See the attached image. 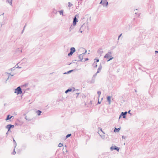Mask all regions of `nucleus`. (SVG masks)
I'll use <instances>...</instances> for the list:
<instances>
[{"label":"nucleus","instance_id":"1","mask_svg":"<svg viewBox=\"0 0 158 158\" xmlns=\"http://www.w3.org/2000/svg\"><path fill=\"white\" fill-rule=\"evenodd\" d=\"M15 93H16L17 95L23 93L22 89L20 87V86H19L17 88L15 89Z\"/></svg>","mask_w":158,"mask_h":158},{"label":"nucleus","instance_id":"2","mask_svg":"<svg viewBox=\"0 0 158 158\" xmlns=\"http://www.w3.org/2000/svg\"><path fill=\"white\" fill-rule=\"evenodd\" d=\"M79 16L78 15H76L73 19V26H75L77 24V23L78 22V18Z\"/></svg>","mask_w":158,"mask_h":158},{"label":"nucleus","instance_id":"3","mask_svg":"<svg viewBox=\"0 0 158 158\" xmlns=\"http://www.w3.org/2000/svg\"><path fill=\"white\" fill-rule=\"evenodd\" d=\"M112 52H107L104 56V58H109L111 57Z\"/></svg>","mask_w":158,"mask_h":158},{"label":"nucleus","instance_id":"4","mask_svg":"<svg viewBox=\"0 0 158 158\" xmlns=\"http://www.w3.org/2000/svg\"><path fill=\"white\" fill-rule=\"evenodd\" d=\"M140 22V20L138 19H135V18H134L133 23L134 26H135L136 24H139Z\"/></svg>","mask_w":158,"mask_h":158},{"label":"nucleus","instance_id":"5","mask_svg":"<svg viewBox=\"0 0 158 158\" xmlns=\"http://www.w3.org/2000/svg\"><path fill=\"white\" fill-rule=\"evenodd\" d=\"M127 113V111H125L124 112H122L119 116V119L122 116H123V118H126V115Z\"/></svg>","mask_w":158,"mask_h":158},{"label":"nucleus","instance_id":"6","mask_svg":"<svg viewBox=\"0 0 158 158\" xmlns=\"http://www.w3.org/2000/svg\"><path fill=\"white\" fill-rule=\"evenodd\" d=\"M110 150L111 151H113L114 150H116L118 151L119 150V148L116 147L115 146H112L110 148Z\"/></svg>","mask_w":158,"mask_h":158},{"label":"nucleus","instance_id":"7","mask_svg":"<svg viewBox=\"0 0 158 158\" xmlns=\"http://www.w3.org/2000/svg\"><path fill=\"white\" fill-rule=\"evenodd\" d=\"M87 52V51L86 50H85V53H83L81 54H80L78 56V58L80 60L79 61H81L83 59V55H84Z\"/></svg>","mask_w":158,"mask_h":158},{"label":"nucleus","instance_id":"8","mask_svg":"<svg viewBox=\"0 0 158 158\" xmlns=\"http://www.w3.org/2000/svg\"><path fill=\"white\" fill-rule=\"evenodd\" d=\"M15 126L13 125L8 124L6 126V128H9L10 129L11 128H13Z\"/></svg>","mask_w":158,"mask_h":158},{"label":"nucleus","instance_id":"9","mask_svg":"<svg viewBox=\"0 0 158 158\" xmlns=\"http://www.w3.org/2000/svg\"><path fill=\"white\" fill-rule=\"evenodd\" d=\"M7 73V74L9 75L8 76V78H7V79L6 80L5 83H6L7 81L9 80V78H10H10H11L12 77V76H13L14 75H11L10 73Z\"/></svg>","mask_w":158,"mask_h":158},{"label":"nucleus","instance_id":"10","mask_svg":"<svg viewBox=\"0 0 158 158\" xmlns=\"http://www.w3.org/2000/svg\"><path fill=\"white\" fill-rule=\"evenodd\" d=\"M13 117L12 116H10V114H8L6 118L5 119L6 121L10 119Z\"/></svg>","mask_w":158,"mask_h":158},{"label":"nucleus","instance_id":"11","mask_svg":"<svg viewBox=\"0 0 158 158\" xmlns=\"http://www.w3.org/2000/svg\"><path fill=\"white\" fill-rule=\"evenodd\" d=\"M103 52L102 50V48H100L98 51V53L100 54H101Z\"/></svg>","mask_w":158,"mask_h":158},{"label":"nucleus","instance_id":"12","mask_svg":"<svg viewBox=\"0 0 158 158\" xmlns=\"http://www.w3.org/2000/svg\"><path fill=\"white\" fill-rule=\"evenodd\" d=\"M13 0H6V2L9 3L10 5L12 6V2Z\"/></svg>","mask_w":158,"mask_h":158},{"label":"nucleus","instance_id":"13","mask_svg":"<svg viewBox=\"0 0 158 158\" xmlns=\"http://www.w3.org/2000/svg\"><path fill=\"white\" fill-rule=\"evenodd\" d=\"M70 50L71 52L73 53L76 51V49L74 47H72L70 48Z\"/></svg>","mask_w":158,"mask_h":158},{"label":"nucleus","instance_id":"14","mask_svg":"<svg viewBox=\"0 0 158 158\" xmlns=\"http://www.w3.org/2000/svg\"><path fill=\"white\" fill-rule=\"evenodd\" d=\"M72 88H69L68 89H67V90H65V94H67L68 92L72 91Z\"/></svg>","mask_w":158,"mask_h":158},{"label":"nucleus","instance_id":"15","mask_svg":"<svg viewBox=\"0 0 158 158\" xmlns=\"http://www.w3.org/2000/svg\"><path fill=\"white\" fill-rule=\"evenodd\" d=\"M111 98V97L110 96H108L107 97V101L109 102V104H110V103Z\"/></svg>","mask_w":158,"mask_h":158},{"label":"nucleus","instance_id":"16","mask_svg":"<svg viewBox=\"0 0 158 158\" xmlns=\"http://www.w3.org/2000/svg\"><path fill=\"white\" fill-rule=\"evenodd\" d=\"M102 66H101V65L100 64L99 67V68H98V70H97V73H99L101 69H102Z\"/></svg>","mask_w":158,"mask_h":158},{"label":"nucleus","instance_id":"17","mask_svg":"<svg viewBox=\"0 0 158 158\" xmlns=\"http://www.w3.org/2000/svg\"><path fill=\"white\" fill-rule=\"evenodd\" d=\"M120 129V127H119L118 128H117L116 127H115L114 131L115 132H118L119 131Z\"/></svg>","mask_w":158,"mask_h":158},{"label":"nucleus","instance_id":"18","mask_svg":"<svg viewBox=\"0 0 158 158\" xmlns=\"http://www.w3.org/2000/svg\"><path fill=\"white\" fill-rule=\"evenodd\" d=\"M95 78L92 77V79L89 82L90 83H94L95 82Z\"/></svg>","mask_w":158,"mask_h":158},{"label":"nucleus","instance_id":"19","mask_svg":"<svg viewBox=\"0 0 158 158\" xmlns=\"http://www.w3.org/2000/svg\"><path fill=\"white\" fill-rule=\"evenodd\" d=\"M13 142L14 143V145L15 147V148L17 146V143L14 139L13 138Z\"/></svg>","mask_w":158,"mask_h":158},{"label":"nucleus","instance_id":"20","mask_svg":"<svg viewBox=\"0 0 158 158\" xmlns=\"http://www.w3.org/2000/svg\"><path fill=\"white\" fill-rule=\"evenodd\" d=\"M84 25V24L83 25H82V26L80 28V30H79V32H80L81 33H82L83 32V31H84V30H83L82 29V28L83 27Z\"/></svg>","mask_w":158,"mask_h":158},{"label":"nucleus","instance_id":"21","mask_svg":"<svg viewBox=\"0 0 158 158\" xmlns=\"http://www.w3.org/2000/svg\"><path fill=\"white\" fill-rule=\"evenodd\" d=\"M36 112L38 115L40 116V115L42 113V111L40 110H38Z\"/></svg>","mask_w":158,"mask_h":158},{"label":"nucleus","instance_id":"22","mask_svg":"<svg viewBox=\"0 0 158 158\" xmlns=\"http://www.w3.org/2000/svg\"><path fill=\"white\" fill-rule=\"evenodd\" d=\"M93 66L94 68H97V64L95 63V62H94L93 64Z\"/></svg>","mask_w":158,"mask_h":158},{"label":"nucleus","instance_id":"23","mask_svg":"<svg viewBox=\"0 0 158 158\" xmlns=\"http://www.w3.org/2000/svg\"><path fill=\"white\" fill-rule=\"evenodd\" d=\"M25 118L26 119V120L28 121H30L31 120V119L29 118H28L27 116H25Z\"/></svg>","mask_w":158,"mask_h":158},{"label":"nucleus","instance_id":"24","mask_svg":"<svg viewBox=\"0 0 158 158\" xmlns=\"http://www.w3.org/2000/svg\"><path fill=\"white\" fill-rule=\"evenodd\" d=\"M74 26H73V25H71V27H70L69 28V31H70L71 30L73 29L74 28Z\"/></svg>","mask_w":158,"mask_h":158},{"label":"nucleus","instance_id":"25","mask_svg":"<svg viewBox=\"0 0 158 158\" xmlns=\"http://www.w3.org/2000/svg\"><path fill=\"white\" fill-rule=\"evenodd\" d=\"M60 14V15H63V10H61L59 11Z\"/></svg>","mask_w":158,"mask_h":158},{"label":"nucleus","instance_id":"26","mask_svg":"<svg viewBox=\"0 0 158 158\" xmlns=\"http://www.w3.org/2000/svg\"><path fill=\"white\" fill-rule=\"evenodd\" d=\"M73 54V52L70 51V52L68 53V56H70L72 55Z\"/></svg>","mask_w":158,"mask_h":158},{"label":"nucleus","instance_id":"27","mask_svg":"<svg viewBox=\"0 0 158 158\" xmlns=\"http://www.w3.org/2000/svg\"><path fill=\"white\" fill-rule=\"evenodd\" d=\"M100 4H102V5H103L104 6L105 4L104 3V1H103L102 0L101 1V2L100 3Z\"/></svg>","mask_w":158,"mask_h":158},{"label":"nucleus","instance_id":"28","mask_svg":"<svg viewBox=\"0 0 158 158\" xmlns=\"http://www.w3.org/2000/svg\"><path fill=\"white\" fill-rule=\"evenodd\" d=\"M71 134H68L66 136V138H67L68 137H70L71 136Z\"/></svg>","mask_w":158,"mask_h":158},{"label":"nucleus","instance_id":"29","mask_svg":"<svg viewBox=\"0 0 158 158\" xmlns=\"http://www.w3.org/2000/svg\"><path fill=\"white\" fill-rule=\"evenodd\" d=\"M72 6H73V4H71L70 2H68V6L69 7H71Z\"/></svg>","mask_w":158,"mask_h":158},{"label":"nucleus","instance_id":"30","mask_svg":"<svg viewBox=\"0 0 158 158\" xmlns=\"http://www.w3.org/2000/svg\"><path fill=\"white\" fill-rule=\"evenodd\" d=\"M113 58H114L113 57H112V56L111 57H110V58H109V59L107 60V61L108 62V61H110V60H111Z\"/></svg>","mask_w":158,"mask_h":158},{"label":"nucleus","instance_id":"31","mask_svg":"<svg viewBox=\"0 0 158 158\" xmlns=\"http://www.w3.org/2000/svg\"><path fill=\"white\" fill-rule=\"evenodd\" d=\"M97 93L98 95V97H99L100 96V95L101 93V91H98Z\"/></svg>","mask_w":158,"mask_h":158},{"label":"nucleus","instance_id":"32","mask_svg":"<svg viewBox=\"0 0 158 158\" xmlns=\"http://www.w3.org/2000/svg\"><path fill=\"white\" fill-rule=\"evenodd\" d=\"M74 70H73V69H72V70H69L68 71V74H69L70 73H71Z\"/></svg>","mask_w":158,"mask_h":158},{"label":"nucleus","instance_id":"33","mask_svg":"<svg viewBox=\"0 0 158 158\" xmlns=\"http://www.w3.org/2000/svg\"><path fill=\"white\" fill-rule=\"evenodd\" d=\"M108 4V2L107 1H105V6H107Z\"/></svg>","mask_w":158,"mask_h":158},{"label":"nucleus","instance_id":"34","mask_svg":"<svg viewBox=\"0 0 158 158\" xmlns=\"http://www.w3.org/2000/svg\"><path fill=\"white\" fill-rule=\"evenodd\" d=\"M62 146L63 144L61 143H59L58 144V147H61Z\"/></svg>","mask_w":158,"mask_h":158},{"label":"nucleus","instance_id":"35","mask_svg":"<svg viewBox=\"0 0 158 158\" xmlns=\"http://www.w3.org/2000/svg\"><path fill=\"white\" fill-rule=\"evenodd\" d=\"M53 13L56 14L57 13L56 10L55 9H53Z\"/></svg>","mask_w":158,"mask_h":158},{"label":"nucleus","instance_id":"36","mask_svg":"<svg viewBox=\"0 0 158 158\" xmlns=\"http://www.w3.org/2000/svg\"><path fill=\"white\" fill-rule=\"evenodd\" d=\"M15 148H14V150H13V152H12V154L13 155H15L16 154V152L15 151Z\"/></svg>","mask_w":158,"mask_h":158},{"label":"nucleus","instance_id":"37","mask_svg":"<svg viewBox=\"0 0 158 158\" xmlns=\"http://www.w3.org/2000/svg\"><path fill=\"white\" fill-rule=\"evenodd\" d=\"M98 73H97V72L95 73L94 74V75L92 77L95 78V77L96 76H97V74Z\"/></svg>","mask_w":158,"mask_h":158},{"label":"nucleus","instance_id":"38","mask_svg":"<svg viewBox=\"0 0 158 158\" xmlns=\"http://www.w3.org/2000/svg\"><path fill=\"white\" fill-rule=\"evenodd\" d=\"M17 65H18V64H16V65L15 66H16V68H18L19 69L21 68V67H19V66Z\"/></svg>","mask_w":158,"mask_h":158},{"label":"nucleus","instance_id":"39","mask_svg":"<svg viewBox=\"0 0 158 158\" xmlns=\"http://www.w3.org/2000/svg\"><path fill=\"white\" fill-rule=\"evenodd\" d=\"M122 34L121 33V34L118 36V40H119V38L120 37L122 36Z\"/></svg>","mask_w":158,"mask_h":158},{"label":"nucleus","instance_id":"40","mask_svg":"<svg viewBox=\"0 0 158 158\" xmlns=\"http://www.w3.org/2000/svg\"><path fill=\"white\" fill-rule=\"evenodd\" d=\"M10 70L11 71H13L14 70H15V67L10 69Z\"/></svg>","mask_w":158,"mask_h":158},{"label":"nucleus","instance_id":"41","mask_svg":"<svg viewBox=\"0 0 158 158\" xmlns=\"http://www.w3.org/2000/svg\"><path fill=\"white\" fill-rule=\"evenodd\" d=\"M95 60H96V62H98L99 61V60L98 59H95Z\"/></svg>","mask_w":158,"mask_h":158},{"label":"nucleus","instance_id":"42","mask_svg":"<svg viewBox=\"0 0 158 158\" xmlns=\"http://www.w3.org/2000/svg\"><path fill=\"white\" fill-rule=\"evenodd\" d=\"M89 60V59L87 58H86L85 59V60L84 61H85L86 60Z\"/></svg>","mask_w":158,"mask_h":158},{"label":"nucleus","instance_id":"43","mask_svg":"<svg viewBox=\"0 0 158 158\" xmlns=\"http://www.w3.org/2000/svg\"><path fill=\"white\" fill-rule=\"evenodd\" d=\"M126 138V137L125 136L123 135L122 136V138L123 139H125Z\"/></svg>","mask_w":158,"mask_h":158},{"label":"nucleus","instance_id":"44","mask_svg":"<svg viewBox=\"0 0 158 158\" xmlns=\"http://www.w3.org/2000/svg\"><path fill=\"white\" fill-rule=\"evenodd\" d=\"M8 129V130L7 131L8 132H11V131H10V129H9V128H7Z\"/></svg>","mask_w":158,"mask_h":158},{"label":"nucleus","instance_id":"45","mask_svg":"<svg viewBox=\"0 0 158 158\" xmlns=\"http://www.w3.org/2000/svg\"><path fill=\"white\" fill-rule=\"evenodd\" d=\"M15 125H19V124L18 123H17L16 122L15 123Z\"/></svg>","mask_w":158,"mask_h":158},{"label":"nucleus","instance_id":"46","mask_svg":"<svg viewBox=\"0 0 158 158\" xmlns=\"http://www.w3.org/2000/svg\"><path fill=\"white\" fill-rule=\"evenodd\" d=\"M73 92L74 91L76 90L75 88L74 87H73Z\"/></svg>","mask_w":158,"mask_h":158},{"label":"nucleus","instance_id":"47","mask_svg":"<svg viewBox=\"0 0 158 158\" xmlns=\"http://www.w3.org/2000/svg\"><path fill=\"white\" fill-rule=\"evenodd\" d=\"M37 137H39V138H40V134H38L37 135Z\"/></svg>","mask_w":158,"mask_h":158},{"label":"nucleus","instance_id":"48","mask_svg":"<svg viewBox=\"0 0 158 158\" xmlns=\"http://www.w3.org/2000/svg\"><path fill=\"white\" fill-rule=\"evenodd\" d=\"M26 25H27V24H26H26H25V26H24V27H23V29H25V27H26Z\"/></svg>","mask_w":158,"mask_h":158},{"label":"nucleus","instance_id":"49","mask_svg":"<svg viewBox=\"0 0 158 158\" xmlns=\"http://www.w3.org/2000/svg\"><path fill=\"white\" fill-rule=\"evenodd\" d=\"M63 74H68V72H65L64 73H63Z\"/></svg>","mask_w":158,"mask_h":158},{"label":"nucleus","instance_id":"50","mask_svg":"<svg viewBox=\"0 0 158 158\" xmlns=\"http://www.w3.org/2000/svg\"><path fill=\"white\" fill-rule=\"evenodd\" d=\"M78 4H81L82 3L81 2H78Z\"/></svg>","mask_w":158,"mask_h":158},{"label":"nucleus","instance_id":"51","mask_svg":"<svg viewBox=\"0 0 158 158\" xmlns=\"http://www.w3.org/2000/svg\"><path fill=\"white\" fill-rule=\"evenodd\" d=\"M153 7L152 8V12H154V9H153Z\"/></svg>","mask_w":158,"mask_h":158},{"label":"nucleus","instance_id":"52","mask_svg":"<svg viewBox=\"0 0 158 158\" xmlns=\"http://www.w3.org/2000/svg\"><path fill=\"white\" fill-rule=\"evenodd\" d=\"M24 29H23V30L21 32V34H23V33L24 32Z\"/></svg>","mask_w":158,"mask_h":158},{"label":"nucleus","instance_id":"53","mask_svg":"<svg viewBox=\"0 0 158 158\" xmlns=\"http://www.w3.org/2000/svg\"><path fill=\"white\" fill-rule=\"evenodd\" d=\"M98 104H100L101 103V102H100L99 101V100H98Z\"/></svg>","mask_w":158,"mask_h":158},{"label":"nucleus","instance_id":"54","mask_svg":"<svg viewBox=\"0 0 158 158\" xmlns=\"http://www.w3.org/2000/svg\"><path fill=\"white\" fill-rule=\"evenodd\" d=\"M130 111H131V110H129L128 112V113H129V114H130Z\"/></svg>","mask_w":158,"mask_h":158},{"label":"nucleus","instance_id":"55","mask_svg":"<svg viewBox=\"0 0 158 158\" xmlns=\"http://www.w3.org/2000/svg\"><path fill=\"white\" fill-rule=\"evenodd\" d=\"M8 133H9V132L7 131V132L6 133V135H7L8 134Z\"/></svg>","mask_w":158,"mask_h":158},{"label":"nucleus","instance_id":"56","mask_svg":"<svg viewBox=\"0 0 158 158\" xmlns=\"http://www.w3.org/2000/svg\"><path fill=\"white\" fill-rule=\"evenodd\" d=\"M155 53H158V51H155Z\"/></svg>","mask_w":158,"mask_h":158},{"label":"nucleus","instance_id":"57","mask_svg":"<svg viewBox=\"0 0 158 158\" xmlns=\"http://www.w3.org/2000/svg\"><path fill=\"white\" fill-rule=\"evenodd\" d=\"M76 94H77V95H79V93H76Z\"/></svg>","mask_w":158,"mask_h":158},{"label":"nucleus","instance_id":"58","mask_svg":"<svg viewBox=\"0 0 158 158\" xmlns=\"http://www.w3.org/2000/svg\"><path fill=\"white\" fill-rule=\"evenodd\" d=\"M27 85V84H25L23 85L24 86H26Z\"/></svg>","mask_w":158,"mask_h":158},{"label":"nucleus","instance_id":"59","mask_svg":"<svg viewBox=\"0 0 158 158\" xmlns=\"http://www.w3.org/2000/svg\"><path fill=\"white\" fill-rule=\"evenodd\" d=\"M135 92H137V90L136 89H135Z\"/></svg>","mask_w":158,"mask_h":158},{"label":"nucleus","instance_id":"60","mask_svg":"<svg viewBox=\"0 0 158 158\" xmlns=\"http://www.w3.org/2000/svg\"><path fill=\"white\" fill-rule=\"evenodd\" d=\"M139 15H139V14H138V17H139Z\"/></svg>","mask_w":158,"mask_h":158},{"label":"nucleus","instance_id":"61","mask_svg":"<svg viewBox=\"0 0 158 158\" xmlns=\"http://www.w3.org/2000/svg\"><path fill=\"white\" fill-rule=\"evenodd\" d=\"M104 3L105 4V1L104 2Z\"/></svg>","mask_w":158,"mask_h":158},{"label":"nucleus","instance_id":"62","mask_svg":"<svg viewBox=\"0 0 158 158\" xmlns=\"http://www.w3.org/2000/svg\"><path fill=\"white\" fill-rule=\"evenodd\" d=\"M135 14H137V13H136V12H135Z\"/></svg>","mask_w":158,"mask_h":158},{"label":"nucleus","instance_id":"63","mask_svg":"<svg viewBox=\"0 0 158 158\" xmlns=\"http://www.w3.org/2000/svg\"><path fill=\"white\" fill-rule=\"evenodd\" d=\"M20 52H22V50H21V51H20Z\"/></svg>","mask_w":158,"mask_h":158},{"label":"nucleus","instance_id":"64","mask_svg":"<svg viewBox=\"0 0 158 158\" xmlns=\"http://www.w3.org/2000/svg\"><path fill=\"white\" fill-rule=\"evenodd\" d=\"M71 64V63H70V64H69V65H70Z\"/></svg>","mask_w":158,"mask_h":158}]
</instances>
